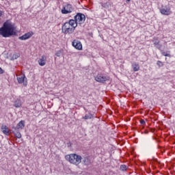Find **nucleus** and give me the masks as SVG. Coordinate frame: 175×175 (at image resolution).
<instances>
[{
  "label": "nucleus",
  "instance_id": "nucleus-15",
  "mask_svg": "<svg viewBox=\"0 0 175 175\" xmlns=\"http://www.w3.org/2000/svg\"><path fill=\"white\" fill-rule=\"evenodd\" d=\"M132 67L134 72H137L140 70V66L136 62L133 64Z\"/></svg>",
  "mask_w": 175,
  "mask_h": 175
},
{
  "label": "nucleus",
  "instance_id": "nucleus-21",
  "mask_svg": "<svg viewBox=\"0 0 175 175\" xmlns=\"http://www.w3.org/2000/svg\"><path fill=\"white\" fill-rule=\"evenodd\" d=\"M14 135L17 137V139H21V133H20L19 131L14 132Z\"/></svg>",
  "mask_w": 175,
  "mask_h": 175
},
{
  "label": "nucleus",
  "instance_id": "nucleus-3",
  "mask_svg": "<svg viewBox=\"0 0 175 175\" xmlns=\"http://www.w3.org/2000/svg\"><path fill=\"white\" fill-rule=\"evenodd\" d=\"M65 159L66 161H68L70 163L75 165L76 166L80 165V163H81V159H83L81 156L75 153L66 155Z\"/></svg>",
  "mask_w": 175,
  "mask_h": 175
},
{
  "label": "nucleus",
  "instance_id": "nucleus-28",
  "mask_svg": "<svg viewBox=\"0 0 175 175\" xmlns=\"http://www.w3.org/2000/svg\"><path fill=\"white\" fill-rule=\"evenodd\" d=\"M131 0H127L128 2H130Z\"/></svg>",
  "mask_w": 175,
  "mask_h": 175
},
{
  "label": "nucleus",
  "instance_id": "nucleus-2",
  "mask_svg": "<svg viewBox=\"0 0 175 175\" xmlns=\"http://www.w3.org/2000/svg\"><path fill=\"white\" fill-rule=\"evenodd\" d=\"M77 28V25L73 19H70L68 22H66L62 27V32L64 35H71L75 32V30Z\"/></svg>",
  "mask_w": 175,
  "mask_h": 175
},
{
  "label": "nucleus",
  "instance_id": "nucleus-22",
  "mask_svg": "<svg viewBox=\"0 0 175 175\" xmlns=\"http://www.w3.org/2000/svg\"><path fill=\"white\" fill-rule=\"evenodd\" d=\"M126 165H121L120 167V170H121V172H126Z\"/></svg>",
  "mask_w": 175,
  "mask_h": 175
},
{
  "label": "nucleus",
  "instance_id": "nucleus-14",
  "mask_svg": "<svg viewBox=\"0 0 175 175\" xmlns=\"http://www.w3.org/2000/svg\"><path fill=\"white\" fill-rule=\"evenodd\" d=\"M25 126V122L24 120H21L16 125L18 129H24Z\"/></svg>",
  "mask_w": 175,
  "mask_h": 175
},
{
  "label": "nucleus",
  "instance_id": "nucleus-13",
  "mask_svg": "<svg viewBox=\"0 0 175 175\" xmlns=\"http://www.w3.org/2000/svg\"><path fill=\"white\" fill-rule=\"evenodd\" d=\"M82 118L83 120H92L95 118V115L91 113H86Z\"/></svg>",
  "mask_w": 175,
  "mask_h": 175
},
{
  "label": "nucleus",
  "instance_id": "nucleus-1",
  "mask_svg": "<svg viewBox=\"0 0 175 175\" xmlns=\"http://www.w3.org/2000/svg\"><path fill=\"white\" fill-rule=\"evenodd\" d=\"M0 35L3 38H10V36H16L17 35V27L14 23L10 20H7L1 27H0Z\"/></svg>",
  "mask_w": 175,
  "mask_h": 175
},
{
  "label": "nucleus",
  "instance_id": "nucleus-8",
  "mask_svg": "<svg viewBox=\"0 0 175 175\" xmlns=\"http://www.w3.org/2000/svg\"><path fill=\"white\" fill-rule=\"evenodd\" d=\"M32 36H33V31H29L25 33L22 36L18 37V39L19 40H27L30 38H32Z\"/></svg>",
  "mask_w": 175,
  "mask_h": 175
},
{
  "label": "nucleus",
  "instance_id": "nucleus-19",
  "mask_svg": "<svg viewBox=\"0 0 175 175\" xmlns=\"http://www.w3.org/2000/svg\"><path fill=\"white\" fill-rule=\"evenodd\" d=\"M64 54V49H60L55 53L56 57H61Z\"/></svg>",
  "mask_w": 175,
  "mask_h": 175
},
{
  "label": "nucleus",
  "instance_id": "nucleus-23",
  "mask_svg": "<svg viewBox=\"0 0 175 175\" xmlns=\"http://www.w3.org/2000/svg\"><path fill=\"white\" fill-rule=\"evenodd\" d=\"M157 65L158 66L159 68H161V67L163 66V62L159 60L157 62Z\"/></svg>",
  "mask_w": 175,
  "mask_h": 175
},
{
  "label": "nucleus",
  "instance_id": "nucleus-25",
  "mask_svg": "<svg viewBox=\"0 0 175 175\" xmlns=\"http://www.w3.org/2000/svg\"><path fill=\"white\" fill-rule=\"evenodd\" d=\"M5 71L0 67V75H3Z\"/></svg>",
  "mask_w": 175,
  "mask_h": 175
},
{
  "label": "nucleus",
  "instance_id": "nucleus-12",
  "mask_svg": "<svg viewBox=\"0 0 175 175\" xmlns=\"http://www.w3.org/2000/svg\"><path fill=\"white\" fill-rule=\"evenodd\" d=\"M40 66H44L46 65V62H47V56L43 55L38 61Z\"/></svg>",
  "mask_w": 175,
  "mask_h": 175
},
{
  "label": "nucleus",
  "instance_id": "nucleus-4",
  "mask_svg": "<svg viewBox=\"0 0 175 175\" xmlns=\"http://www.w3.org/2000/svg\"><path fill=\"white\" fill-rule=\"evenodd\" d=\"M73 10H75L73 5L69 3H66L63 5L61 10V13L62 14H70V13L73 12Z\"/></svg>",
  "mask_w": 175,
  "mask_h": 175
},
{
  "label": "nucleus",
  "instance_id": "nucleus-7",
  "mask_svg": "<svg viewBox=\"0 0 175 175\" xmlns=\"http://www.w3.org/2000/svg\"><path fill=\"white\" fill-rule=\"evenodd\" d=\"M94 80H96L97 83H106V81L110 80V77L103 74H98L94 77Z\"/></svg>",
  "mask_w": 175,
  "mask_h": 175
},
{
  "label": "nucleus",
  "instance_id": "nucleus-20",
  "mask_svg": "<svg viewBox=\"0 0 175 175\" xmlns=\"http://www.w3.org/2000/svg\"><path fill=\"white\" fill-rule=\"evenodd\" d=\"M161 54L164 57H172V55H170V51H167V52L163 51L161 52Z\"/></svg>",
  "mask_w": 175,
  "mask_h": 175
},
{
  "label": "nucleus",
  "instance_id": "nucleus-5",
  "mask_svg": "<svg viewBox=\"0 0 175 175\" xmlns=\"http://www.w3.org/2000/svg\"><path fill=\"white\" fill-rule=\"evenodd\" d=\"M73 21H75V23L79 24L80 25L81 24H84L85 22V15L84 14L78 12L75 16H74Z\"/></svg>",
  "mask_w": 175,
  "mask_h": 175
},
{
  "label": "nucleus",
  "instance_id": "nucleus-6",
  "mask_svg": "<svg viewBox=\"0 0 175 175\" xmlns=\"http://www.w3.org/2000/svg\"><path fill=\"white\" fill-rule=\"evenodd\" d=\"M159 10L160 13L164 16H170L173 13L170 5H162Z\"/></svg>",
  "mask_w": 175,
  "mask_h": 175
},
{
  "label": "nucleus",
  "instance_id": "nucleus-10",
  "mask_svg": "<svg viewBox=\"0 0 175 175\" xmlns=\"http://www.w3.org/2000/svg\"><path fill=\"white\" fill-rule=\"evenodd\" d=\"M72 46L76 49V50H83V44H81V42L77 40H73Z\"/></svg>",
  "mask_w": 175,
  "mask_h": 175
},
{
  "label": "nucleus",
  "instance_id": "nucleus-18",
  "mask_svg": "<svg viewBox=\"0 0 175 175\" xmlns=\"http://www.w3.org/2000/svg\"><path fill=\"white\" fill-rule=\"evenodd\" d=\"M14 107L18 108L21 107V100H16L14 104Z\"/></svg>",
  "mask_w": 175,
  "mask_h": 175
},
{
  "label": "nucleus",
  "instance_id": "nucleus-16",
  "mask_svg": "<svg viewBox=\"0 0 175 175\" xmlns=\"http://www.w3.org/2000/svg\"><path fill=\"white\" fill-rule=\"evenodd\" d=\"M83 163L86 166H88L89 165H91V160L88 157H85L83 159Z\"/></svg>",
  "mask_w": 175,
  "mask_h": 175
},
{
  "label": "nucleus",
  "instance_id": "nucleus-26",
  "mask_svg": "<svg viewBox=\"0 0 175 175\" xmlns=\"http://www.w3.org/2000/svg\"><path fill=\"white\" fill-rule=\"evenodd\" d=\"M102 6L103 8H106V6H107V3L103 4Z\"/></svg>",
  "mask_w": 175,
  "mask_h": 175
},
{
  "label": "nucleus",
  "instance_id": "nucleus-9",
  "mask_svg": "<svg viewBox=\"0 0 175 175\" xmlns=\"http://www.w3.org/2000/svg\"><path fill=\"white\" fill-rule=\"evenodd\" d=\"M27 77H25V74H23L21 77H17V81L19 84H23L25 87H27Z\"/></svg>",
  "mask_w": 175,
  "mask_h": 175
},
{
  "label": "nucleus",
  "instance_id": "nucleus-11",
  "mask_svg": "<svg viewBox=\"0 0 175 175\" xmlns=\"http://www.w3.org/2000/svg\"><path fill=\"white\" fill-rule=\"evenodd\" d=\"M153 44L158 49V50H161L162 49V45L161 44V42L158 37H154L152 40Z\"/></svg>",
  "mask_w": 175,
  "mask_h": 175
},
{
  "label": "nucleus",
  "instance_id": "nucleus-17",
  "mask_svg": "<svg viewBox=\"0 0 175 175\" xmlns=\"http://www.w3.org/2000/svg\"><path fill=\"white\" fill-rule=\"evenodd\" d=\"M1 129H2L3 133H4V135H9V128H8L6 126H3L1 127Z\"/></svg>",
  "mask_w": 175,
  "mask_h": 175
},
{
  "label": "nucleus",
  "instance_id": "nucleus-27",
  "mask_svg": "<svg viewBox=\"0 0 175 175\" xmlns=\"http://www.w3.org/2000/svg\"><path fill=\"white\" fill-rule=\"evenodd\" d=\"M3 12L0 11V17H1V16H3Z\"/></svg>",
  "mask_w": 175,
  "mask_h": 175
},
{
  "label": "nucleus",
  "instance_id": "nucleus-24",
  "mask_svg": "<svg viewBox=\"0 0 175 175\" xmlns=\"http://www.w3.org/2000/svg\"><path fill=\"white\" fill-rule=\"evenodd\" d=\"M140 124H142V125H144V124H146V121H144V120L142 119L140 120Z\"/></svg>",
  "mask_w": 175,
  "mask_h": 175
}]
</instances>
